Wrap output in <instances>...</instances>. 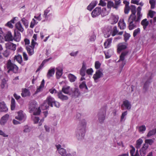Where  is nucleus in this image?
I'll return each mask as SVG.
<instances>
[{"instance_id": "nucleus-54", "label": "nucleus", "mask_w": 156, "mask_h": 156, "mask_svg": "<svg viewBox=\"0 0 156 156\" xmlns=\"http://www.w3.org/2000/svg\"><path fill=\"white\" fill-rule=\"evenodd\" d=\"M101 66V64L98 61H97L95 62V67L96 69H99L100 68Z\"/></svg>"}, {"instance_id": "nucleus-29", "label": "nucleus", "mask_w": 156, "mask_h": 156, "mask_svg": "<svg viewBox=\"0 0 156 156\" xmlns=\"http://www.w3.org/2000/svg\"><path fill=\"white\" fill-rule=\"evenodd\" d=\"M149 22L147 20V19H145L143 20L141 22V24L143 26V28L144 30H146L147 27L148 25Z\"/></svg>"}, {"instance_id": "nucleus-30", "label": "nucleus", "mask_w": 156, "mask_h": 156, "mask_svg": "<svg viewBox=\"0 0 156 156\" xmlns=\"http://www.w3.org/2000/svg\"><path fill=\"white\" fill-rule=\"evenodd\" d=\"M112 38H109L107 39L104 43V45L105 48H107L109 47L112 43Z\"/></svg>"}, {"instance_id": "nucleus-42", "label": "nucleus", "mask_w": 156, "mask_h": 156, "mask_svg": "<svg viewBox=\"0 0 156 156\" xmlns=\"http://www.w3.org/2000/svg\"><path fill=\"white\" fill-rule=\"evenodd\" d=\"M79 87L80 89H83L84 88L86 90H88V88L86 84V82L85 81L82 82L81 83H80Z\"/></svg>"}, {"instance_id": "nucleus-12", "label": "nucleus", "mask_w": 156, "mask_h": 156, "mask_svg": "<svg viewBox=\"0 0 156 156\" xmlns=\"http://www.w3.org/2000/svg\"><path fill=\"white\" fill-rule=\"evenodd\" d=\"M149 145L143 144V146L140 150V154L141 156H145L148 152Z\"/></svg>"}, {"instance_id": "nucleus-5", "label": "nucleus", "mask_w": 156, "mask_h": 156, "mask_svg": "<svg viewBox=\"0 0 156 156\" xmlns=\"http://www.w3.org/2000/svg\"><path fill=\"white\" fill-rule=\"evenodd\" d=\"M144 79L146 80L144 84L143 89L144 90L145 92H146L150 84L151 83V80L152 78L151 73H147L145 76Z\"/></svg>"}, {"instance_id": "nucleus-59", "label": "nucleus", "mask_w": 156, "mask_h": 156, "mask_svg": "<svg viewBox=\"0 0 156 156\" xmlns=\"http://www.w3.org/2000/svg\"><path fill=\"white\" fill-rule=\"evenodd\" d=\"M130 37V35L128 33H126L124 35V38L125 40L126 41L129 40V37Z\"/></svg>"}, {"instance_id": "nucleus-18", "label": "nucleus", "mask_w": 156, "mask_h": 156, "mask_svg": "<svg viewBox=\"0 0 156 156\" xmlns=\"http://www.w3.org/2000/svg\"><path fill=\"white\" fill-rule=\"evenodd\" d=\"M13 40L16 41H19L21 38V35L20 33L16 30H14V34L13 37Z\"/></svg>"}, {"instance_id": "nucleus-52", "label": "nucleus", "mask_w": 156, "mask_h": 156, "mask_svg": "<svg viewBox=\"0 0 156 156\" xmlns=\"http://www.w3.org/2000/svg\"><path fill=\"white\" fill-rule=\"evenodd\" d=\"M127 111H126L123 112L122 114L121 117L120 121H122L124 119V118L125 116L127 115Z\"/></svg>"}, {"instance_id": "nucleus-51", "label": "nucleus", "mask_w": 156, "mask_h": 156, "mask_svg": "<svg viewBox=\"0 0 156 156\" xmlns=\"http://www.w3.org/2000/svg\"><path fill=\"white\" fill-rule=\"evenodd\" d=\"M21 21L26 27H28V22L27 20H26L24 18H23L21 19Z\"/></svg>"}, {"instance_id": "nucleus-57", "label": "nucleus", "mask_w": 156, "mask_h": 156, "mask_svg": "<svg viewBox=\"0 0 156 156\" xmlns=\"http://www.w3.org/2000/svg\"><path fill=\"white\" fill-rule=\"evenodd\" d=\"M3 54L4 56L7 57H8L9 55V51L7 49L3 52Z\"/></svg>"}, {"instance_id": "nucleus-35", "label": "nucleus", "mask_w": 156, "mask_h": 156, "mask_svg": "<svg viewBox=\"0 0 156 156\" xmlns=\"http://www.w3.org/2000/svg\"><path fill=\"white\" fill-rule=\"evenodd\" d=\"M57 72L56 75L57 78L59 79L62 75V69L61 68H56Z\"/></svg>"}, {"instance_id": "nucleus-60", "label": "nucleus", "mask_w": 156, "mask_h": 156, "mask_svg": "<svg viewBox=\"0 0 156 156\" xmlns=\"http://www.w3.org/2000/svg\"><path fill=\"white\" fill-rule=\"evenodd\" d=\"M93 72V70L92 68H90L86 70L87 73L90 75H92V73Z\"/></svg>"}, {"instance_id": "nucleus-53", "label": "nucleus", "mask_w": 156, "mask_h": 156, "mask_svg": "<svg viewBox=\"0 0 156 156\" xmlns=\"http://www.w3.org/2000/svg\"><path fill=\"white\" fill-rule=\"evenodd\" d=\"M6 84V81L5 79H3L2 80V82L1 84V87L2 89L4 88Z\"/></svg>"}, {"instance_id": "nucleus-34", "label": "nucleus", "mask_w": 156, "mask_h": 156, "mask_svg": "<svg viewBox=\"0 0 156 156\" xmlns=\"http://www.w3.org/2000/svg\"><path fill=\"white\" fill-rule=\"evenodd\" d=\"M123 3L125 4V7L124 9V12L125 14H128L130 10V8L128 6L129 3L126 1H124Z\"/></svg>"}, {"instance_id": "nucleus-19", "label": "nucleus", "mask_w": 156, "mask_h": 156, "mask_svg": "<svg viewBox=\"0 0 156 156\" xmlns=\"http://www.w3.org/2000/svg\"><path fill=\"white\" fill-rule=\"evenodd\" d=\"M62 93L61 91H59L57 93V96L58 98L62 101L68 100L69 99L68 97L63 94Z\"/></svg>"}, {"instance_id": "nucleus-58", "label": "nucleus", "mask_w": 156, "mask_h": 156, "mask_svg": "<svg viewBox=\"0 0 156 156\" xmlns=\"http://www.w3.org/2000/svg\"><path fill=\"white\" fill-rule=\"evenodd\" d=\"M30 131V129L29 127L27 126H25L24 127V129L23 130V132L24 133L29 132Z\"/></svg>"}, {"instance_id": "nucleus-8", "label": "nucleus", "mask_w": 156, "mask_h": 156, "mask_svg": "<svg viewBox=\"0 0 156 156\" xmlns=\"http://www.w3.org/2000/svg\"><path fill=\"white\" fill-rule=\"evenodd\" d=\"M70 90L69 95L72 98H77L79 97L80 94L79 89L77 88H71Z\"/></svg>"}, {"instance_id": "nucleus-41", "label": "nucleus", "mask_w": 156, "mask_h": 156, "mask_svg": "<svg viewBox=\"0 0 156 156\" xmlns=\"http://www.w3.org/2000/svg\"><path fill=\"white\" fill-rule=\"evenodd\" d=\"M126 48V45L122 44H120L118 45V51L120 52L121 50L124 49Z\"/></svg>"}, {"instance_id": "nucleus-7", "label": "nucleus", "mask_w": 156, "mask_h": 156, "mask_svg": "<svg viewBox=\"0 0 156 156\" xmlns=\"http://www.w3.org/2000/svg\"><path fill=\"white\" fill-rule=\"evenodd\" d=\"M106 115V108L104 107L101 108L98 114V119L99 122L101 123L103 122L105 119Z\"/></svg>"}, {"instance_id": "nucleus-49", "label": "nucleus", "mask_w": 156, "mask_h": 156, "mask_svg": "<svg viewBox=\"0 0 156 156\" xmlns=\"http://www.w3.org/2000/svg\"><path fill=\"white\" fill-rule=\"evenodd\" d=\"M156 0H150L149 2L151 5V8L153 9L155 7Z\"/></svg>"}, {"instance_id": "nucleus-45", "label": "nucleus", "mask_w": 156, "mask_h": 156, "mask_svg": "<svg viewBox=\"0 0 156 156\" xmlns=\"http://www.w3.org/2000/svg\"><path fill=\"white\" fill-rule=\"evenodd\" d=\"M69 78L70 81L71 82H73L76 80V77L74 75L70 74L69 75Z\"/></svg>"}, {"instance_id": "nucleus-11", "label": "nucleus", "mask_w": 156, "mask_h": 156, "mask_svg": "<svg viewBox=\"0 0 156 156\" xmlns=\"http://www.w3.org/2000/svg\"><path fill=\"white\" fill-rule=\"evenodd\" d=\"M131 103L128 100L124 101L121 106V109L123 110L125 109L129 110L131 109Z\"/></svg>"}, {"instance_id": "nucleus-38", "label": "nucleus", "mask_w": 156, "mask_h": 156, "mask_svg": "<svg viewBox=\"0 0 156 156\" xmlns=\"http://www.w3.org/2000/svg\"><path fill=\"white\" fill-rule=\"evenodd\" d=\"M55 72V69L54 68H53L48 70L47 74V77L48 78L52 76L54 74Z\"/></svg>"}, {"instance_id": "nucleus-3", "label": "nucleus", "mask_w": 156, "mask_h": 156, "mask_svg": "<svg viewBox=\"0 0 156 156\" xmlns=\"http://www.w3.org/2000/svg\"><path fill=\"white\" fill-rule=\"evenodd\" d=\"M37 103L34 101L30 102L29 104V109L30 113L33 112L34 115H39L41 110L39 108H37Z\"/></svg>"}, {"instance_id": "nucleus-10", "label": "nucleus", "mask_w": 156, "mask_h": 156, "mask_svg": "<svg viewBox=\"0 0 156 156\" xmlns=\"http://www.w3.org/2000/svg\"><path fill=\"white\" fill-rule=\"evenodd\" d=\"M103 76L102 70L101 69H99L96 71L95 73L93 76L95 82H98V80Z\"/></svg>"}, {"instance_id": "nucleus-24", "label": "nucleus", "mask_w": 156, "mask_h": 156, "mask_svg": "<svg viewBox=\"0 0 156 156\" xmlns=\"http://www.w3.org/2000/svg\"><path fill=\"white\" fill-rule=\"evenodd\" d=\"M118 27L121 30H123L126 27V24L123 19L120 20L118 23Z\"/></svg>"}, {"instance_id": "nucleus-25", "label": "nucleus", "mask_w": 156, "mask_h": 156, "mask_svg": "<svg viewBox=\"0 0 156 156\" xmlns=\"http://www.w3.org/2000/svg\"><path fill=\"white\" fill-rule=\"evenodd\" d=\"M8 110V108L4 102L0 103V111L1 112H6Z\"/></svg>"}, {"instance_id": "nucleus-13", "label": "nucleus", "mask_w": 156, "mask_h": 156, "mask_svg": "<svg viewBox=\"0 0 156 156\" xmlns=\"http://www.w3.org/2000/svg\"><path fill=\"white\" fill-rule=\"evenodd\" d=\"M18 115L15 117V119L20 121H24L26 119L25 115L23 113L22 111H20L18 112Z\"/></svg>"}, {"instance_id": "nucleus-55", "label": "nucleus", "mask_w": 156, "mask_h": 156, "mask_svg": "<svg viewBox=\"0 0 156 156\" xmlns=\"http://www.w3.org/2000/svg\"><path fill=\"white\" fill-rule=\"evenodd\" d=\"M37 23V22H36V20L34 19H33L30 25V27L31 28H33L34 25L36 24Z\"/></svg>"}, {"instance_id": "nucleus-64", "label": "nucleus", "mask_w": 156, "mask_h": 156, "mask_svg": "<svg viewBox=\"0 0 156 156\" xmlns=\"http://www.w3.org/2000/svg\"><path fill=\"white\" fill-rule=\"evenodd\" d=\"M0 135L3 136V137H7L8 136V135L5 134L3 131L0 130Z\"/></svg>"}, {"instance_id": "nucleus-40", "label": "nucleus", "mask_w": 156, "mask_h": 156, "mask_svg": "<svg viewBox=\"0 0 156 156\" xmlns=\"http://www.w3.org/2000/svg\"><path fill=\"white\" fill-rule=\"evenodd\" d=\"M143 142V140L141 138L139 139L136 141V147L137 149L139 148L140 147L141 144Z\"/></svg>"}, {"instance_id": "nucleus-63", "label": "nucleus", "mask_w": 156, "mask_h": 156, "mask_svg": "<svg viewBox=\"0 0 156 156\" xmlns=\"http://www.w3.org/2000/svg\"><path fill=\"white\" fill-rule=\"evenodd\" d=\"M5 25L10 28H12L13 27V26L12 24V23L10 21L8 22L7 23H6Z\"/></svg>"}, {"instance_id": "nucleus-17", "label": "nucleus", "mask_w": 156, "mask_h": 156, "mask_svg": "<svg viewBox=\"0 0 156 156\" xmlns=\"http://www.w3.org/2000/svg\"><path fill=\"white\" fill-rule=\"evenodd\" d=\"M5 40L6 41H12L13 40V37L10 31L7 32L4 36Z\"/></svg>"}, {"instance_id": "nucleus-37", "label": "nucleus", "mask_w": 156, "mask_h": 156, "mask_svg": "<svg viewBox=\"0 0 156 156\" xmlns=\"http://www.w3.org/2000/svg\"><path fill=\"white\" fill-rule=\"evenodd\" d=\"M111 19L113 21L111 24H113L118 22L119 20V17L117 16L112 15L111 16Z\"/></svg>"}, {"instance_id": "nucleus-32", "label": "nucleus", "mask_w": 156, "mask_h": 156, "mask_svg": "<svg viewBox=\"0 0 156 156\" xmlns=\"http://www.w3.org/2000/svg\"><path fill=\"white\" fill-rule=\"evenodd\" d=\"M34 48L33 47L30 45L27 47L26 49L29 55H31L33 54Z\"/></svg>"}, {"instance_id": "nucleus-26", "label": "nucleus", "mask_w": 156, "mask_h": 156, "mask_svg": "<svg viewBox=\"0 0 156 156\" xmlns=\"http://www.w3.org/2000/svg\"><path fill=\"white\" fill-rule=\"evenodd\" d=\"M15 27L16 29L15 30H16L18 31H19L21 32H23L24 29L20 22H18L16 23Z\"/></svg>"}, {"instance_id": "nucleus-33", "label": "nucleus", "mask_w": 156, "mask_h": 156, "mask_svg": "<svg viewBox=\"0 0 156 156\" xmlns=\"http://www.w3.org/2000/svg\"><path fill=\"white\" fill-rule=\"evenodd\" d=\"M14 60L16 61L20 64H21L23 62V60L22 56L18 54L17 55L15 56L14 57Z\"/></svg>"}, {"instance_id": "nucleus-46", "label": "nucleus", "mask_w": 156, "mask_h": 156, "mask_svg": "<svg viewBox=\"0 0 156 156\" xmlns=\"http://www.w3.org/2000/svg\"><path fill=\"white\" fill-rule=\"evenodd\" d=\"M59 153L62 156H65L66 153V150L63 148H61L58 151Z\"/></svg>"}, {"instance_id": "nucleus-23", "label": "nucleus", "mask_w": 156, "mask_h": 156, "mask_svg": "<svg viewBox=\"0 0 156 156\" xmlns=\"http://www.w3.org/2000/svg\"><path fill=\"white\" fill-rule=\"evenodd\" d=\"M107 7L108 9H111L112 7H113L116 9H117L118 6L115 5V3H114L112 1H109L107 3Z\"/></svg>"}, {"instance_id": "nucleus-14", "label": "nucleus", "mask_w": 156, "mask_h": 156, "mask_svg": "<svg viewBox=\"0 0 156 156\" xmlns=\"http://www.w3.org/2000/svg\"><path fill=\"white\" fill-rule=\"evenodd\" d=\"M5 47L7 49L14 51L16 50V45L11 42H8L5 44Z\"/></svg>"}, {"instance_id": "nucleus-43", "label": "nucleus", "mask_w": 156, "mask_h": 156, "mask_svg": "<svg viewBox=\"0 0 156 156\" xmlns=\"http://www.w3.org/2000/svg\"><path fill=\"white\" fill-rule=\"evenodd\" d=\"M154 142V140L152 139H146L145 141V144H146L147 145H149L148 144L150 145H152Z\"/></svg>"}, {"instance_id": "nucleus-16", "label": "nucleus", "mask_w": 156, "mask_h": 156, "mask_svg": "<svg viewBox=\"0 0 156 156\" xmlns=\"http://www.w3.org/2000/svg\"><path fill=\"white\" fill-rule=\"evenodd\" d=\"M112 36H114L115 35L118 34L119 35H122L123 33V31L119 32V31L117 29L116 26H114L112 30Z\"/></svg>"}, {"instance_id": "nucleus-15", "label": "nucleus", "mask_w": 156, "mask_h": 156, "mask_svg": "<svg viewBox=\"0 0 156 156\" xmlns=\"http://www.w3.org/2000/svg\"><path fill=\"white\" fill-rule=\"evenodd\" d=\"M101 12V8L96 7L92 11L91 15L93 17H95L99 16Z\"/></svg>"}, {"instance_id": "nucleus-4", "label": "nucleus", "mask_w": 156, "mask_h": 156, "mask_svg": "<svg viewBox=\"0 0 156 156\" xmlns=\"http://www.w3.org/2000/svg\"><path fill=\"white\" fill-rule=\"evenodd\" d=\"M54 101L55 100L51 96L48 97L42 104V108L43 109H47L49 107V106L52 107L53 106V103Z\"/></svg>"}, {"instance_id": "nucleus-48", "label": "nucleus", "mask_w": 156, "mask_h": 156, "mask_svg": "<svg viewBox=\"0 0 156 156\" xmlns=\"http://www.w3.org/2000/svg\"><path fill=\"white\" fill-rule=\"evenodd\" d=\"M50 11V9L49 8H48L44 12V14L43 15V17L45 19L48 18L47 14Z\"/></svg>"}, {"instance_id": "nucleus-36", "label": "nucleus", "mask_w": 156, "mask_h": 156, "mask_svg": "<svg viewBox=\"0 0 156 156\" xmlns=\"http://www.w3.org/2000/svg\"><path fill=\"white\" fill-rule=\"evenodd\" d=\"M44 80L43 79L41 82V83L39 87L37 88L36 91L35 92L36 94L41 91L42 88L44 87Z\"/></svg>"}, {"instance_id": "nucleus-1", "label": "nucleus", "mask_w": 156, "mask_h": 156, "mask_svg": "<svg viewBox=\"0 0 156 156\" xmlns=\"http://www.w3.org/2000/svg\"><path fill=\"white\" fill-rule=\"evenodd\" d=\"M141 7L139 6L137 8V18H134L132 16L129 17L128 19L129 24L128 27L129 30H132L137 27L142 16V14L141 13Z\"/></svg>"}, {"instance_id": "nucleus-56", "label": "nucleus", "mask_w": 156, "mask_h": 156, "mask_svg": "<svg viewBox=\"0 0 156 156\" xmlns=\"http://www.w3.org/2000/svg\"><path fill=\"white\" fill-rule=\"evenodd\" d=\"M32 119L34 123H37L40 119L39 117L36 116H33Z\"/></svg>"}, {"instance_id": "nucleus-21", "label": "nucleus", "mask_w": 156, "mask_h": 156, "mask_svg": "<svg viewBox=\"0 0 156 156\" xmlns=\"http://www.w3.org/2000/svg\"><path fill=\"white\" fill-rule=\"evenodd\" d=\"M71 88L69 86H64L63 87L61 91L63 93L69 95Z\"/></svg>"}, {"instance_id": "nucleus-39", "label": "nucleus", "mask_w": 156, "mask_h": 156, "mask_svg": "<svg viewBox=\"0 0 156 156\" xmlns=\"http://www.w3.org/2000/svg\"><path fill=\"white\" fill-rule=\"evenodd\" d=\"M156 134V128L150 130L147 134V136L148 137L154 135Z\"/></svg>"}, {"instance_id": "nucleus-50", "label": "nucleus", "mask_w": 156, "mask_h": 156, "mask_svg": "<svg viewBox=\"0 0 156 156\" xmlns=\"http://www.w3.org/2000/svg\"><path fill=\"white\" fill-rule=\"evenodd\" d=\"M140 32V28H138L137 29L135 30L133 32V36L134 37H135L137 35L139 34Z\"/></svg>"}, {"instance_id": "nucleus-62", "label": "nucleus", "mask_w": 156, "mask_h": 156, "mask_svg": "<svg viewBox=\"0 0 156 156\" xmlns=\"http://www.w3.org/2000/svg\"><path fill=\"white\" fill-rule=\"evenodd\" d=\"M111 34H112L111 31H109V32H105L104 34L105 37L106 38H108L110 37Z\"/></svg>"}, {"instance_id": "nucleus-47", "label": "nucleus", "mask_w": 156, "mask_h": 156, "mask_svg": "<svg viewBox=\"0 0 156 156\" xmlns=\"http://www.w3.org/2000/svg\"><path fill=\"white\" fill-rule=\"evenodd\" d=\"M146 130V127L144 125L140 126L138 128V130L139 132L143 133Z\"/></svg>"}, {"instance_id": "nucleus-44", "label": "nucleus", "mask_w": 156, "mask_h": 156, "mask_svg": "<svg viewBox=\"0 0 156 156\" xmlns=\"http://www.w3.org/2000/svg\"><path fill=\"white\" fill-rule=\"evenodd\" d=\"M15 99L13 98H11V109L12 110H14L15 108Z\"/></svg>"}, {"instance_id": "nucleus-6", "label": "nucleus", "mask_w": 156, "mask_h": 156, "mask_svg": "<svg viewBox=\"0 0 156 156\" xmlns=\"http://www.w3.org/2000/svg\"><path fill=\"white\" fill-rule=\"evenodd\" d=\"M6 66L7 69H8V73H9L10 71H12L15 73H17L18 67L16 65L12 63L10 60L8 61Z\"/></svg>"}, {"instance_id": "nucleus-2", "label": "nucleus", "mask_w": 156, "mask_h": 156, "mask_svg": "<svg viewBox=\"0 0 156 156\" xmlns=\"http://www.w3.org/2000/svg\"><path fill=\"white\" fill-rule=\"evenodd\" d=\"M86 122L84 119L81 120L80 122L76 133V137L79 140L83 138L85 132Z\"/></svg>"}, {"instance_id": "nucleus-27", "label": "nucleus", "mask_w": 156, "mask_h": 156, "mask_svg": "<svg viewBox=\"0 0 156 156\" xmlns=\"http://www.w3.org/2000/svg\"><path fill=\"white\" fill-rule=\"evenodd\" d=\"M132 14L130 15L129 17H133L134 18H137L136 15V7L135 5H132L130 8Z\"/></svg>"}, {"instance_id": "nucleus-61", "label": "nucleus", "mask_w": 156, "mask_h": 156, "mask_svg": "<svg viewBox=\"0 0 156 156\" xmlns=\"http://www.w3.org/2000/svg\"><path fill=\"white\" fill-rule=\"evenodd\" d=\"M132 149L130 151V154H131V156H134V154L135 152V148L132 146Z\"/></svg>"}, {"instance_id": "nucleus-28", "label": "nucleus", "mask_w": 156, "mask_h": 156, "mask_svg": "<svg viewBox=\"0 0 156 156\" xmlns=\"http://www.w3.org/2000/svg\"><path fill=\"white\" fill-rule=\"evenodd\" d=\"M30 92L28 90L25 88L23 89L21 95L23 97L28 96L30 95Z\"/></svg>"}, {"instance_id": "nucleus-9", "label": "nucleus", "mask_w": 156, "mask_h": 156, "mask_svg": "<svg viewBox=\"0 0 156 156\" xmlns=\"http://www.w3.org/2000/svg\"><path fill=\"white\" fill-rule=\"evenodd\" d=\"M128 52L127 51H124L122 53L120 56V58L118 62L120 61H122L121 65H120V67L122 69L124 66L126 64V61L124 60L125 57L127 55Z\"/></svg>"}, {"instance_id": "nucleus-20", "label": "nucleus", "mask_w": 156, "mask_h": 156, "mask_svg": "<svg viewBox=\"0 0 156 156\" xmlns=\"http://www.w3.org/2000/svg\"><path fill=\"white\" fill-rule=\"evenodd\" d=\"M9 117V115L6 114L2 116L0 119V123L2 125H4L6 122Z\"/></svg>"}, {"instance_id": "nucleus-22", "label": "nucleus", "mask_w": 156, "mask_h": 156, "mask_svg": "<svg viewBox=\"0 0 156 156\" xmlns=\"http://www.w3.org/2000/svg\"><path fill=\"white\" fill-rule=\"evenodd\" d=\"M86 69V64L83 62L82 68L80 71V74L82 76H84L85 75Z\"/></svg>"}, {"instance_id": "nucleus-31", "label": "nucleus", "mask_w": 156, "mask_h": 156, "mask_svg": "<svg viewBox=\"0 0 156 156\" xmlns=\"http://www.w3.org/2000/svg\"><path fill=\"white\" fill-rule=\"evenodd\" d=\"M97 4V2L93 1L87 6V9L90 11H91Z\"/></svg>"}]
</instances>
